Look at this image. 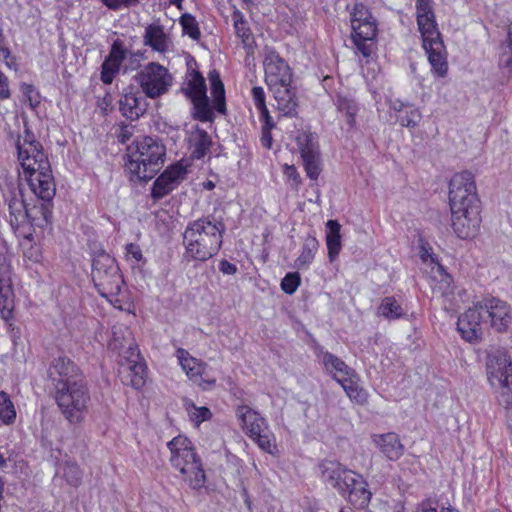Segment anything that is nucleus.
<instances>
[{
    "label": "nucleus",
    "instance_id": "obj_1",
    "mask_svg": "<svg viewBox=\"0 0 512 512\" xmlns=\"http://www.w3.org/2000/svg\"><path fill=\"white\" fill-rule=\"evenodd\" d=\"M16 146L30 192L27 193L21 184L9 190L6 202L10 225L14 230L26 225L45 228L51 223L50 202L56 194L50 162L41 144L28 130L22 139H18Z\"/></svg>",
    "mask_w": 512,
    "mask_h": 512
},
{
    "label": "nucleus",
    "instance_id": "obj_2",
    "mask_svg": "<svg viewBox=\"0 0 512 512\" xmlns=\"http://www.w3.org/2000/svg\"><path fill=\"white\" fill-rule=\"evenodd\" d=\"M416 19L431 70L437 77H445L448 72L447 52L437 27L432 0H416Z\"/></svg>",
    "mask_w": 512,
    "mask_h": 512
},
{
    "label": "nucleus",
    "instance_id": "obj_3",
    "mask_svg": "<svg viewBox=\"0 0 512 512\" xmlns=\"http://www.w3.org/2000/svg\"><path fill=\"white\" fill-rule=\"evenodd\" d=\"M165 147L152 137H142L128 147L126 170L132 181H148L162 168Z\"/></svg>",
    "mask_w": 512,
    "mask_h": 512
},
{
    "label": "nucleus",
    "instance_id": "obj_4",
    "mask_svg": "<svg viewBox=\"0 0 512 512\" xmlns=\"http://www.w3.org/2000/svg\"><path fill=\"white\" fill-rule=\"evenodd\" d=\"M168 448L171 465L181 473L183 480L193 489L201 488L205 483V473L192 442L178 435L168 442Z\"/></svg>",
    "mask_w": 512,
    "mask_h": 512
},
{
    "label": "nucleus",
    "instance_id": "obj_5",
    "mask_svg": "<svg viewBox=\"0 0 512 512\" xmlns=\"http://www.w3.org/2000/svg\"><path fill=\"white\" fill-rule=\"evenodd\" d=\"M184 244L191 257L201 261L207 260L221 247V229L208 220L195 221L185 230Z\"/></svg>",
    "mask_w": 512,
    "mask_h": 512
},
{
    "label": "nucleus",
    "instance_id": "obj_6",
    "mask_svg": "<svg viewBox=\"0 0 512 512\" xmlns=\"http://www.w3.org/2000/svg\"><path fill=\"white\" fill-rule=\"evenodd\" d=\"M231 393L239 400V403L235 404L236 416L245 433L261 450L272 453L275 438L266 420L258 412L250 408L248 405L250 401L244 398L245 393L243 390L237 389Z\"/></svg>",
    "mask_w": 512,
    "mask_h": 512
},
{
    "label": "nucleus",
    "instance_id": "obj_7",
    "mask_svg": "<svg viewBox=\"0 0 512 512\" xmlns=\"http://www.w3.org/2000/svg\"><path fill=\"white\" fill-rule=\"evenodd\" d=\"M86 381H76L55 388V401L63 417L71 424L84 420L90 404Z\"/></svg>",
    "mask_w": 512,
    "mask_h": 512
},
{
    "label": "nucleus",
    "instance_id": "obj_8",
    "mask_svg": "<svg viewBox=\"0 0 512 512\" xmlns=\"http://www.w3.org/2000/svg\"><path fill=\"white\" fill-rule=\"evenodd\" d=\"M92 280L100 295L107 299L117 296L123 284L115 259L104 252L93 259Z\"/></svg>",
    "mask_w": 512,
    "mask_h": 512
},
{
    "label": "nucleus",
    "instance_id": "obj_9",
    "mask_svg": "<svg viewBox=\"0 0 512 512\" xmlns=\"http://www.w3.org/2000/svg\"><path fill=\"white\" fill-rule=\"evenodd\" d=\"M450 208L479 209L480 200L476 192L474 175L469 171L456 173L449 183Z\"/></svg>",
    "mask_w": 512,
    "mask_h": 512
},
{
    "label": "nucleus",
    "instance_id": "obj_10",
    "mask_svg": "<svg viewBox=\"0 0 512 512\" xmlns=\"http://www.w3.org/2000/svg\"><path fill=\"white\" fill-rule=\"evenodd\" d=\"M143 93L149 98H157L169 90L173 77L167 68L159 63H149L135 76Z\"/></svg>",
    "mask_w": 512,
    "mask_h": 512
},
{
    "label": "nucleus",
    "instance_id": "obj_11",
    "mask_svg": "<svg viewBox=\"0 0 512 512\" xmlns=\"http://www.w3.org/2000/svg\"><path fill=\"white\" fill-rule=\"evenodd\" d=\"M182 90L193 104V115L200 121H210L213 110L206 95V85L203 76L195 70L186 75Z\"/></svg>",
    "mask_w": 512,
    "mask_h": 512
},
{
    "label": "nucleus",
    "instance_id": "obj_12",
    "mask_svg": "<svg viewBox=\"0 0 512 512\" xmlns=\"http://www.w3.org/2000/svg\"><path fill=\"white\" fill-rule=\"evenodd\" d=\"M263 66L265 83L269 87H278L293 83V71L288 62L270 47L264 49Z\"/></svg>",
    "mask_w": 512,
    "mask_h": 512
},
{
    "label": "nucleus",
    "instance_id": "obj_13",
    "mask_svg": "<svg viewBox=\"0 0 512 512\" xmlns=\"http://www.w3.org/2000/svg\"><path fill=\"white\" fill-rule=\"evenodd\" d=\"M295 140L303 160L306 175L311 180H317L321 172V156L317 134L300 131Z\"/></svg>",
    "mask_w": 512,
    "mask_h": 512
},
{
    "label": "nucleus",
    "instance_id": "obj_14",
    "mask_svg": "<svg viewBox=\"0 0 512 512\" xmlns=\"http://www.w3.org/2000/svg\"><path fill=\"white\" fill-rule=\"evenodd\" d=\"M476 303L478 309L485 316L486 323L489 322L497 332L507 330L512 321V314L510 306L505 301L489 296Z\"/></svg>",
    "mask_w": 512,
    "mask_h": 512
},
{
    "label": "nucleus",
    "instance_id": "obj_15",
    "mask_svg": "<svg viewBox=\"0 0 512 512\" xmlns=\"http://www.w3.org/2000/svg\"><path fill=\"white\" fill-rule=\"evenodd\" d=\"M322 479L336 489L342 496L346 493L358 473L348 469L337 461L324 460L320 463Z\"/></svg>",
    "mask_w": 512,
    "mask_h": 512
},
{
    "label": "nucleus",
    "instance_id": "obj_16",
    "mask_svg": "<svg viewBox=\"0 0 512 512\" xmlns=\"http://www.w3.org/2000/svg\"><path fill=\"white\" fill-rule=\"evenodd\" d=\"M14 292L12 270L8 257L0 252V315L8 322L13 318Z\"/></svg>",
    "mask_w": 512,
    "mask_h": 512
},
{
    "label": "nucleus",
    "instance_id": "obj_17",
    "mask_svg": "<svg viewBox=\"0 0 512 512\" xmlns=\"http://www.w3.org/2000/svg\"><path fill=\"white\" fill-rule=\"evenodd\" d=\"M352 34L351 38L357 50L364 56L371 55V44L377 35V23L375 18L370 14V17L350 19Z\"/></svg>",
    "mask_w": 512,
    "mask_h": 512
},
{
    "label": "nucleus",
    "instance_id": "obj_18",
    "mask_svg": "<svg viewBox=\"0 0 512 512\" xmlns=\"http://www.w3.org/2000/svg\"><path fill=\"white\" fill-rule=\"evenodd\" d=\"M452 228L461 239L474 237L480 227L481 216L479 209L450 208Z\"/></svg>",
    "mask_w": 512,
    "mask_h": 512
},
{
    "label": "nucleus",
    "instance_id": "obj_19",
    "mask_svg": "<svg viewBox=\"0 0 512 512\" xmlns=\"http://www.w3.org/2000/svg\"><path fill=\"white\" fill-rule=\"evenodd\" d=\"M486 371L492 387L508 383L512 381V360L504 350H496L488 355Z\"/></svg>",
    "mask_w": 512,
    "mask_h": 512
},
{
    "label": "nucleus",
    "instance_id": "obj_20",
    "mask_svg": "<svg viewBox=\"0 0 512 512\" xmlns=\"http://www.w3.org/2000/svg\"><path fill=\"white\" fill-rule=\"evenodd\" d=\"M119 373L126 385L139 389L145 384L146 366L141 361L138 349L122 356Z\"/></svg>",
    "mask_w": 512,
    "mask_h": 512
},
{
    "label": "nucleus",
    "instance_id": "obj_21",
    "mask_svg": "<svg viewBox=\"0 0 512 512\" xmlns=\"http://www.w3.org/2000/svg\"><path fill=\"white\" fill-rule=\"evenodd\" d=\"M486 323L485 316L478 309L477 303L466 310L457 321V330L467 342H476L482 337V324Z\"/></svg>",
    "mask_w": 512,
    "mask_h": 512
},
{
    "label": "nucleus",
    "instance_id": "obj_22",
    "mask_svg": "<svg viewBox=\"0 0 512 512\" xmlns=\"http://www.w3.org/2000/svg\"><path fill=\"white\" fill-rule=\"evenodd\" d=\"M49 376L55 382V387L85 380L79 367L64 356L53 360L49 368Z\"/></svg>",
    "mask_w": 512,
    "mask_h": 512
},
{
    "label": "nucleus",
    "instance_id": "obj_23",
    "mask_svg": "<svg viewBox=\"0 0 512 512\" xmlns=\"http://www.w3.org/2000/svg\"><path fill=\"white\" fill-rule=\"evenodd\" d=\"M186 169L181 164L168 167L154 182L151 195L154 199H161L170 193L186 175Z\"/></svg>",
    "mask_w": 512,
    "mask_h": 512
},
{
    "label": "nucleus",
    "instance_id": "obj_24",
    "mask_svg": "<svg viewBox=\"0 0 512 512\" xmlns=\"http://www.w3.org/2000/svg\"><path fill=\"white\" fill-rule=\"evenodd\" d=\"M268 89L273 94L276 109L283 116L292 117L297 114L298 101L296 89L292 84L269 87Z\"/></svg>",
    "mask_w": 512,
    "mask_h": 512
},
{
    "label": "nucleus",
    "instance_id": "obj_25",
    "mask_svg": "<svg viewBox=\"0 0 512 512\" xmlns=\"http://www.w3.org/2000/svg\"><path fill=\"white\" fill-rule=\"evenodd\" d=\"M176 355L183 371L193 382L203 389H207L214 384V379H205L203 377L204 367L197 359L191 357L186 350L178 349Z\"/></svg>",
    "mask_w": 512,
    "mask_h": 512
},
{
    "label": "nucleus",
    "instance_id": "obj_26",
    "mask_svg": "<svg viewBox=\"0 0 512 512\" xmlns=\"http://www.w3.org/2000/svg\"><path fill=\"white\" fill-rule=\"evenodd\" d=\"M112 351L123 355L129 354L138 349L129 327L124 324H115L112 327V337L108 343Z\"/></svg>",
    "mask_w": 512,
    "mask_h": 512
},
{
    "label": "nucleus",
    "instance_id": "obj_27",
    "mask_svg": "<svg viewBox=\"0 0 512 512\" xmlns=\"http://www.w3.org/2000/svg\"><path fill=\"white\" fill-rule=\"evenodd\" d=\"M146 108V99L139 92L127 91L119 100V109L122 115L131 120L138 119L144 114Z\"/></svg>",
    "mask_w": 512,
    "mask_h": 512
},
{
    "label": "nucleus",
    "instance_id": "obj_28",
    "mask_svg": "<svg viewBox=\"0 0 512 512\" xmlns=\"http://www.w3.org/2000/svg\"><path fill=\"white\" fill-rule=\"evenodd\" d=\"M374 443L380 448L382 453L392 461L399 459L404 452V446L399 436L393 432L376 435L374 437Z\"/></svg>",
    "mask_w": 512,
    "mask_h": 512
},
{
    "label": "nucleus",
    "instance_id": "obj_29",
    "mask_svg": "<svg viewBox=\"0 0 512 512\" xmlns=\"http://www.w3.org/2000/svg\"><path fill=\"white\" fill-rule=\"evenodd\" d=\"M348 489L346 496L349 502L356 508H366L371 499V492L367 489V482L362 475L357 474Z\"/></svg>",
    "mask_w": 512,
    "mask_h": 512
},
{
    "label": "nucleus",
    "instance_id": "obj_30",
    "mask_svg": "<svg viewBox=\"0 0 512 512\" xmlns=\"http://www.w3.org/2000/svg\"><path fill=\"white\" fill-rule=\"evenodd\" d=\"M188 143L192 157L200 159L206 154L211 144V140L205 130L195 126L189 132Z\"/></svg>",
    "mask_w": 512,
    "mask_h": 512
},
{
    "label": "nucleus",
    "instance_id": "obj_31",
    "mask_svg": "<svg viewBox=\"0 0 512 512\" xmlns=\"http://www.w3.org/2000/svg\"><path fill=\"white\" fill-rule=\"evenodd\" d=\"M232 20L235 28V33L238 38L241 39L244 47L247 49V53H253L255 46V39L250 30L248 22L244 19L243 14L235 10L232 15Z\"/></svg>",
    "mask_w": 512,
    "mask_h": 512
},
{
    "label": "nucleus",
    "instance_id": "obj_32",
    "mask_svg": "<svg viewBox=\"0 0 512 512\" xmlns=\"http://www.w3.org/2000/svg\"><path fill=\"white\" fill-rule=\"evenodd\" d=\"M322 362L332 375L333 378L338 382L339 378H345L352 375L354 377V370L350 368L346 363L339 357L335 356L330 352H324L322 355Z\"/></svg>",
    "mask_w": 512,
    "mask_h": 512
},
{
    "label": "nucleus",
    "instance_id": "obj_33",
    "mask_svg": "<svg viewBox=\"0 0 512 512\" xmlns=\"http://www.w3.org/2000/svg\"><path fill=\"white\" fill-rule=\"evenodd\" d=\"M326 245L328 249V257L330 262H333L339 255L341 250V225L337 220H328L326 223Z\"/></svg>",
    "mask_w": 512,
    "mask_h": 512
},
{
    "label": "nucleus",
    "instance_id": "obj_34",
    "mask_svg": "<svg viewBox=\"0 0 512 512\" xmlns=\"http://www.w3.org/2000/svg\"><path fill=\"white\" fill-rule=\"evenodd\" d=\"M338 383L343 387L347 396L358 404H363L367 400V394L365 390L359 385V377L354 372V377L339 378Z\"/></svg>",
    "mask_w": 512,
    "mask_h": 512
},
{
    "label": "nucleus",
    "instance_id": "obj_35",
    "mask_svg": "<svg viewBox=\"0 0 512 512\" xmlns=\"http://www.w3.org/2000/svg\"><path fill=\"white\" fill-rule=\"evenodd\" d=\"M144 41L146 45L158 52H164L168 48L167 37L160 26H148L145 31Z\"/></svg>",
    "mask_w": 512,
    "mask_h": 512
},
{
    "label": "nucleus",
    "instance_id": "obj_36",
    "mask_svg": "<svg viewBox=\"0 0 512 512\" xmlns=\"http://www.w3.org/2000/svg\"><path fill=\"white\" fill-rule=\"evenodd\" d=\"M319 242L311 235H308L303 242L301 254L295 261L298 268H307L314 260L315 254L318 250Z\"/></svg>",
    "mask_w": 512,
    "mask_h": 512
},
{
    "label": "nucleus",
    "instance_id": "obj_37",
    "mask_svg": "<svg viewBox=\"0 0 512 512\" xmlns=\"http://www.w3.org/2000/svg\"><path fill=\"white\" fill-rule=\"evenodd\" d=\"M209 81L211 84V93L214 97L216 110L224 114V85L221 81L220 74L213 70L209 73Z\"/></svg>",
    "mask_w": 512,
    "mask_h": 512
},
{
    "label": "nucleus",
    "instance_id": "obj_38",
    "mask_svg": "<svg viewBox=\"0 0 512 512\" xmlns=\"http://www.w3.org/2000/svg\"><path fill=\"white\" fill-rule=\"evenodd\" d=\"M0 420L5 425H11L16 420V408L5 391H0Z\"/></svg>",
    "mask_w": 512,
    "mask_h": 512
},
{
    "label": "nucleus",
    "instance_id": "obj_39",
    "mask_svg": "<svg viewBox=\"0 0 512 512\" xmlns=\"http://www.w3.org/2000/svg\"><path fill=\"white\" fill-rule=\"evenodd\" d=\"M437 272L439 273L440 280L434 286V292L440 293L441 296L447 297L453 294L454 286L452 277L447 274L442 265L436 263Z\"/></svg>",
    "mask_w": 512,
    "mask_h": 512
},
{
    "label": "nucleus",
    "instance_id": "obj_40",
    "mask_svg": "<svg viewBox=\"0 0 512 512\" xmlns=\"http://www.w3.org/2000/svg\"><path fill=\"white\" fill-rule=\"evenodd\" d=\"M337 107L338 110L346 116L348 125L353 126L355 123V116L358 112L356 102L348 97L338 96Z\"/></svg>",
    "mask_w": 512,
    "mask_h": 512
},
{
    "label": "nucleus",
    "instance_id": "obj_41",
    "mask_svg": "<svg viewBox=\"0 0 512 512\" xmlns=\"http://www.w3.org/2000/svg\"><path fill=\"white\" fill-rule=\"evenodd\" d=\"M379 311L381 315L388 319H397L404 314L402 307L393 297L384 298L379 307Z\"/></svg>",
    "mask_w": 512,
    "mask_h": 512
},
{
    "label": "nucleus",
    "instance_id": "obj_42",
    "mask_svg": "<svg viewBox=\"0 0 512 512\" xmlns=\"http://www.w3.org/2000/svg\"><path fill=\"white\" fill-rule=\"evenodd\" d=\"M251 95L254 106L259 111L260 119L270 118L271 116L266 106V95L264 89L260 86H255L251 90Z\"/></svg>",
    "mask_w": 512,
    "mask_h": 512
},
{
    "label": "nucleus",
    "instance_id": "obj_43",
    "mask_svg": "<svg viewBox=\"0 0 512 512\" xmlns=\"http://www.w3.org/2000/svg\"><path fill=\"white\" fill-rule=\"evenodd\" d=\"M63 476L67 483L77 487L82 480V472L79 466L73 462H66L63 468Z\"/></svg>",
    "mask_w": 512,
    "mask_h": 512
},
{
    "label": "nucleus",
    "instance_id": "obj_44",
    "mask_svg": "<svg viewBox=\"0 0 512 512\" xmlns=\"http://www.w3.org/2000/svg\"><path fill=\"white\" fill-rule=\"evenodd\" d=\"M186 409L190 420L196 426H199L211 417V412L207 407H197L193 403H188Z\"/></svg>",
    "mask_w": 512,
    "mask_h": 512
},
{
    "label": "nucleus",
    "instance_id": "obj_45",
    "mask_svg": "<svg viewBox=\"0 0 512 512\" xmlns=\"http://www.w3.org/2000/svg\"><path fill=\"white\" fill-rule=\"evenodd\" d=\"M180 24L183 32L189 35L192 39L197 40L200 36V31L195 18L190 14H184L180 18Z\"/></svg>",
    "mask_w": 512,
    "mask_h": 512
},
{
    "label": "nucleus",
    "instance_id": "obj_46",
    "mask_svg": "<svg viewBox=\"0 0 512 512\" xmlns=\"http://www.w3.org/2000/svg\"><path fill=\"white\" fill-rule=\"evenodd\" d=\"M495 388L499 389L497 396L499 405L505 409H510L512 407V380L508 381V383L497 385Z\"/></svg>",
    "mask_w": 512,
    "mask_h": 512
},
{
    "label": "nucleus",
    "instance_id": "obj_47",
    "mask_svg": "<svg viewBox=\"0 0 512 512\" xmlns=\"http://www.w3.org/2000/svg\"><path fill=\"white\" fill-rule=\"evenodd\" d=\"M120 65L116 62L112 61L110 58H106V60L102 64L101 71V80L105 84H110L113 81L115 74L118 72Z\"/></svg>",
    "mask_w": 512,
    "mask_h": 512
},
{
    "label": "nucleus",
    "instance_id": "obj_48",
    "mask_svg": "<svg viewBox=\"0 0 512 512\" xmlns=\"http://www.w3.org/2000/svg\"><path fill=\"white\" fill-rule=\"evenodd\" d=\"M421 119V113L418 109L410 108L404 114L398 116V121L403 127H415Z\"/></svg>",
    "mask_w": 512,
    "mask_h": 512
},
{
    "label": "nucleus",
    "instance_id": "obj_49",
    "mask_svg": "<svg viewBox=\"0 0 512 512\" xmlns=\"http://www.w3.org/2000/svg\"><path fill=\"white\" fill-rule=\"evenodd\" d=\"M300 285L298 273H288L281 281V288L287 294H293Z\"/></svg>",
    "mask_w": 512,
    "mask_h": 512
},
{
    "label": "nucleus",
    "instance_id": "obj_50",
    "mask_svg": "<svg viewBox=\"0 0 512 512\" xmlns=\"http://www.w3.org/2000/svg\"><path fill=\"white\" fill-rule=\"evenodd\" d=\"M506 43L508 51H504L502 53L500 57V65L512 69V24L508 28Z\"/></svg>",
    "mask_w": 512,
    "mask_h": 512
},
{
    "label": "nucleus",
    "instance_id": "obj_51",
    "mask_svg": "<svg viewBox=\"0 0 512 512\" xmlns=\"http://www.w3.org/2000/svg\"><path fill=\"white\" fill-rule=\"evenodd\" d=\"M261 120L264 122L262 127L261 144L263 147L270 149L272 145L271 130L274 127V122L272 121L271 117Z\"/></svg>",
    "mask_w": 512,
    "mask_h": 512
},
{
    "label": "nucleus",
    "instance_id": "obj_52",
    "mask_svg": "<svg viewBox=\"0 0 512 512\" xmlns=\"http://www.w3.org/2000/svg\"><path fill=\"white\" fill-rule=\"evenodd\" d=\"M126 50L123 48V45L115 41L111 47V51L108 55V58H110L112 61L116 62L118 65H121L123 60L126 58Z\"/></svg>",
    "mask_w": 512,
    "mask_h": 512
},
{
    "label": "nucleus",
    "instance_id": "obj_53",
    "mask_svg": "<svg viewBox=\"0 0 512 512\" xmlns=\"http://www.w3.org/2000/svg\"><path fill=\"white\" fill-rule=\"evenodd\" d=\"M125 250L128 260H133L135 263H139L143 260V254L138 245L133 243L127 244Z\"/></svg>",
    "mask_w": 512,
    "mask_h": 512
},
{
    "label": "nucleus",
    "instance_id": "obj_54",
    "mask_svg": "<svg viewBox=\"0 0 512 512\" xmlns=\"http://www.w3.org/2000/svg\"><path fill=\"white\" fill-rule=\"evenodd\" d=\"M371 12L362 3H356L353 7V11L350 14V19L370 17Z\"/></svg>",
    "mask_w": 512,
    "mask_h": 512
},
{
    "label": "nucleus",
    "instance_id": "obj_55",
    "mask_svg": "<svg viewBox=\"0 0 512 512\" xmlns=\"http://www.w3.org/2000/svg\"><path fill=\"white\" fill-rule=\"evenodd\" d=\"M284 174L289 180L293 181L296 186L301 183V177L294 165H284Z\"/></svg>",
    "mask_w": 512,
    "mask_h": 512
},
{
    "label": "nucleus",
    "instance_id": "obj_56",
    "mask_svg": "<svg viewBox=\"0 0 512 512\" xmlns=\"http://www.w3.org/2000/svg\"><path fill=\"white\" fill-rule=\"evenodd\" d=\"M11 96L7 76L0 71V99H8Z\"/></svg>",
    "mask_w": 512,
    "mask_h": 512
},
{
    "label": "nucleus",
    "instance_id": "obj_57",
    "mask_svg": "<svg viewBox=\"0 0 512 512\" xmlns=\"http://www.w3.org/2000/svg\"><path fill=\"white\" fill-rule=\"evenodd\" d=\"M133 134V127L132 126H124L121 129V132L118 135V139L121 143H126Z\"/></svg>",
    "mask_w": 512,
    "mask_h": 512
},
{
    "label": "nucleus",
    "instance_id": "obj_58",
    "mask_svg": "<svg viewBox=\"0 0 512 512\" xmlns=\"http://www.w3.org/2000/svg\"><path fill=\"white\" fill-rule=\"evenodd\" d=\"M0 56L5 60V63L9 68L13 67L14 63L8 61V59L11 57V52L7 47L0 48Z\"/></svg>",
    "mask_w": 512,
    "mask_h": 512
},
{
    "label": "nucleus",
    "instance_id": "obj_59",
    "mask_svg": "<svg viewBox=\"0 0 512 512\" xmlns=\"http://www.w3.org/2000/svg\"><path fill=\"white\" fill-rule=\"evenodd\" d=\"M23 93L29 98L30 103H33V96L32 94L35 93V88L33 85L30 84H24L22 86Z\"/></svg>",
    "mask_w": 512,
    "mask_h": 512
},
{
    "label": "nucleus",
    "instance_id": "obj_60",
    "mask_svg": "<svg viewBox=\"0 0 512 512\" xmlns=\"http://www.w3.org/2000/svg\"><path fill=\"white\" fill-rule=\"evenodd\" d=\"M421 258L424 262H427L428 259H430L432 263H437L432 254H430L428 249L425 247H421Z\"/></svg>",
    "mask_w": 512,
    "mask_h": 512
},
{
    "label": "nucleus",
    "instance_id": "obj_61",
    "mask_svg": "<svg viewBox=\"0 0 512 512\" xmlns=\"http://www.w3.org/2000/svg\"><path fill=\"white\" fill-rule=\"evenodd\" d=\"M109 9L118 10L119 0H101Z\"/></svg>",
    "mask_w": 512,
    "mask_h": 512
},
{
    "label": "nucleus",
    "instance_id": "obj_62",
    "mask_svg": "<svg viewBox=\"0 0 512 512\" xmlns=\"http://www.w3.org/2000/svg\"><path fill=\"white\" fill-rule=\"evenodd\" d=\"M139 1L140 0H119V9L122 6H125V7L135 6L139 3Z\"/></svg>",
    "mask_w": 512,
    "mask_h": 512
},
{
    "label": "nucleus",
    "instance_id": "obj_63",
    "mask_svg": "<svg viewBox=\"0 0 512 512\" xmlns=\"http://www.w3.org/2000/svg\"><path fill=\"white\" fill-rule=\"evenodd\" d=\"M236 271V266L226 261V274H235Z\"/></svg>",
    "mask_w": 512,
    "mask_h": 512
},
{
    "label": "nucleus",
    "instance_id": "obj_64",
    "mask_svg": "<svg viewBox=\"0 0 512 512\" xmlns=\"http://www.w3.org/2000/svg\"><path fill=\"white\" fill-rule=\"evenodd\" d=\"M406 107V105L400 101H395L393 103V109L399 113L402 112L403 108Z\"/></svg>",
    "mask_w": 512,
    "mask_h": 512
}]
</instances>
